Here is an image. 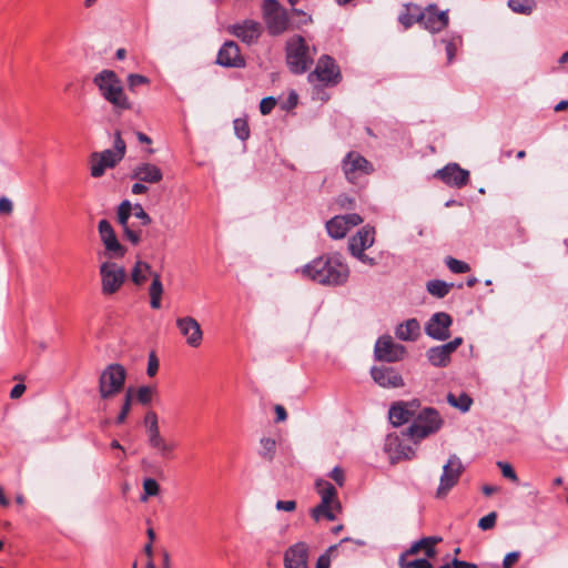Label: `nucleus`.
Returning <instances> with one entry per match:
<instances>
[{
  "instance_id": "f257e3e1",
  "label": "nucleus",
  "mask_w": 568,
  "mask_h": 568,
  "mask_svg": "<svg viewBox=\"0 0 568 568\" xmlns=\"http://www.w3.org/2000/svg\"><path fill=\"white\" fill-rule=\"evenodd\" d=\"M302 276L325 286H341L349 277V267L338 253L321 255L300 270Z\"/></svg>"
},
{
  "instance_id": "f03ea898",
  "label": "nucleus",
  "mask_w": 568,
  "mask_h": 568,
  "mask_svg": "<svg viewBox=\"0 0 568 568\" xmlns=\"http://www.w3.org/2000/svg\"><path fill=\"white\" fill-rule=\"evenodd\" d=\"M93 83L99 89L100 95L116 113L131 109L132 104L124 92L122 81L114 71L109 69L100 71L94 75Z\"/></svg>"
},
{
  "instance_id": "7ed1b4c3",
  "label": "nucleus",
  "mask_w": 568,
  "mask_h": 568,
  "mask_svg": "<svg viewBox=\"0 0 568 568\" xmlns=\"http://www.w3.org/2000/svg\"><path fill=\"white\" fill-rule=\"evenodd\" d=\"M285 53L288 69L295 74H303L313 64L316 49H311L302 36L294 34L286 41Z\"/></svg>"
},
{
  "instance_id": "20e7f679",
  "label": "nucleus",
  "mask_w": 568,
  "mask_h": 568,
  "mask_svg": "<svg viewBox=\"0 0 568 568\" xmlns=\"http://www.w3.org/2000/svg\"><path fill=\"white\" fill-rule=\"evenodd\" d=\"M126 144L120 131L114 133L113 149L93 152L90 156V173L93 178H101L108 169L114 168L124 158Z\"/></svg>"
},
{
  "instance_id": "39448f33",
  "label": "nucleus",
  "mask_w": 568,
  "mask_h": 568,
  "mask_svg": "<svg viewBox=\"0 0 568 568\" xmlns=\"http://www.w3.org/2000/svg\"><path fill=\"white\" fill-rule=\"evenodd\" d=\"M442 425L443 420L436 409L430 407L424 408L416 413L413 424L406 430V435L415 443H418L438 432Z\"/></svg>"
},
{
  "instance_id": "423d86ee",
  "label": "nucleus",
  "mask_w": 568,
  "mask_h": 568,
  "mask_svg": "<svg viewBox=\"0 0 568 568\" xmlns=\"http://www.w3.org/2000/svg\"><path fill=\"white\" fill-rule=\"evenodd\" d=\"M126 369L118 363L109 364L99 376V395L111 399L122 392L125 385Z\"/></svg>"
},
{
  "instance_id": "0eeeda50",
  "label": "nucleus",
  "mask_w": 568,
  "mask_h": 568,
  "mask_svg": "<svg viewBox=\"0 0 568 568\" xmlns=\"http://www.w3.org/2000/svg\"><path fill=\"white\" fill-rule=\"evenodd\" d=\"M263 18L271 36L283 34L290 28V18L287 11L277 0H264Z\"/></svg>"
},
{
  "instance_id": "6e6552de",
  "label": "nucleus",
  "mask_w": 568,
  "mask_h": 568,
  "mask_svg": "<svg viewBox=\"0 0 568 568\" xmlns=\"http://www.w3.org/2000/svg\"><path fill=\"white\" fill-rule=\"evenodd\" d=\"M342 79L341 70L335 60L324 54L317 60L314 71H312L307 80L315 84L320 83L324 87H333L339 83Z\"/></svg>"
},
{
  "instance_id": "1a4fd4ad",
  "label": "nucleus",
  "mask_w": 568,
  "mask_h": 568,
  "mask_svg": "<svg viewBox=\"0 0 568 568\" xmlns=\"http://www.w3.org/2000/svg\"><path fill=\"white\" fill-rule=\"evenodd\" d=\"M101 292L109 296L115 294L126 280L125 268L115 262H103L99 267Z\"/></svg>"
},
{
  "instance_id": "9d476101",
  "label": "nucleus",
  "mask_w": 568,
  "mask_h": 568,
  "mask_svg": "<svg viewBox=\"0 0 568 568\" xmlns=\"http://www.w3.org/2000/svg\"><path fill=\"white\" fill-rule=\"evenodd\" d=\"M341 165L345 179L351 183H356L361 178L374 172L373 164L355 151L348 152L342 160Z\"/></svg>"
},
{
  "instance_id": "9b49d317",
  "label": "nucleus",
  "mask_w": 568,
  "mask_h": 568,
  "mask_svg": "<svg viewBox=\"0 0 568 568\" xmlns=\"http://www.w3.org/2000/svg\"><path fill=\"white\" fill-rule=\"evenodd\" d=\"M464 471V466L457 455L449 456L443 466V473L439 478V485L436 490L437 498H444L455 487Z\"/></svg>"
},
{
  "instance_id": "f8f14e48",
  "label": "nucleus",
  "mask_w": 568,
  "mask_h": 568,
  "mask_svg": "<svg viewBox=\"0 0 568 568\" xmlns=\"http://www.w3.org/2000/svg\"><path fill=\"white\" fill-rule=\"evenodd\" d=\"M406 348L393 341L389 335L381 336L374 347V355L377 361L395 363L404 358Z\"/></svg>"
},
{
  "instance_id": "ddd939ff",
  "label": "nucleus",
  "mask_w": 568,
  "mask_h": 568,
  "mask_svg": "<svg viewBox=\"0 0 568 568\" xmlns=\"http://www.w3.org/2000/svg\"><path fill=\"white\" fill-rule=\"evenodd\" d=\"M180 334L185 339V343L192 347L197 348L203 342V331L200 323L192 316L178 317L175 321Z\"/></svg>"
},
{
  "instance_id": "4468645a",
  "label": "nucleus",
  "mask_w": 568,
  "mask_h": 568,
  "mask_svg": "<svg viewBox=\"0 0 568 568\" xmlns=\"http://www.w3.org/2000/svg\"><path fill=\"white\" fill-rule=\"evenodd\" d=\"M362 222L363 219L356 213L337 215L326 223V230L332 239L341 240L345 237V235L353 226H356Z\"/></svg>"
},
{
  "instance_id": "2eb2a0df",
  "label": "nucleus",
  "mask_w": 568,
  "mask_h": 568,
  "mask_svg": "<svg viewBox=\"0 0 568 568\" xmlns=\"http://www.w3.org/2000/svg\"><path fill=\"white\" fill-rule=\"evenodd\" d=\"M443 183L448 186L460 189L469 181V172L462 169L457 163H448L444 168L437 170L434 174Z\"/></svg>"
},
{
  "instance_id": "dca6fc26",
  "label": "nucleus",
  "mask_w": 568,
  "mask_h": 568,
  "mask_svg": "<svg viewBox=\"0 0 568 568\" xmlns=\"http://www.w3.org/2000/svg\"><path fill=\"white\" fill-rule=\"evenodd\" d=\"M463 344L462 337H455L453 341L430 347L426 352L428 362L435 367H445L450 362L452 354Z\"/></svg>"
},
{
  "instance_id": "f3484780",
  "label": "nucleus",
  "mask_w": 568,
  "mask_h": 568,
  "mask_svg": "<svg viewBox=\"0 0 568 568\" xmlns=\"http://www.w3.org/2000/svg\"><path fill=\"white\" fill-rule=\"evenodd\" d=\"M453 318L445 312L435 313L425 325V333L433 339L445 341L450 336Z\"/></svg>"
},
{
  "instance_id": "a211bd4d",
  "label": "nucleus",
  "mask_w": 568,
  "mask_h": 568,
  "mask_svg": "<svg viewBox=\"0 0 568 568\" xmlns=\"http://www.w3.org/2000/svg\"><path fill=\"white\" fill-rule=\"evenodd\" d=\"M101 241L105 247V251L111 257H123L126 250L120 244L115 232L106 220H101L98 225Z\"/></svg>"
},
{
  "instance_id": "6ab92c4d",
  "label": "nucleus",
  "mask_w": 568,
  "mask_h": 568,
  "mask_svg": "<svg viewBox=\"0 0 568 568\" xmlns=\"http://www.w3.org/2000/svg\"><path fill=\"white\" fill-rule=\"evenodd\" d=\"M447 11H438L436 4H429L419 13V23L430 32H439L448 26Z\"/></svg>"
},
{
  "instance_id": "aec40b11",
  "label": "nucleus",
  "mask_w": 568,
  "mask_h": 568,
  "mask_svg": "<svg viewBox=\"0 0 568 568\" xmlns=\"http://www.w3.org/2000/svg\"><path fill=\"white\" fill-rule=\"evenodd\" d=\"M262 30V24L251 19L235 23L230 28V32L246 44L256 43Z\"/></svg>"
},
{
  "instance_id": "412c9836",
  "label": "nucleus",
  "mask_w": 568,
  "mask_h": 568,
  "mask_svg": "<svg viewBox=\"0 0 568 568\" xmlns=\"http://www.w3.org/2000/svg\"><path fill=\"white\" fill-rule=\"evenodd\" d=\"M418 408L417 400L398 402L390 406L388 418L394 426L398 427L415 418Z\"/></svg>"
},
{
  "instance_id": "4be33fe9",
  "label": "nucleus",
  "mask_w": 568,
  "mask_h": 568,
  "mask_svg": "<svg viewBox=\"0 0 568 568\" xmlns=\"http://www.w3.org/2000/svg\"><path fill=\"white\" fill-rule=\"evenodd\" d=\"M308 545L298 541L288 547L284 552L285 568H307L308 567Z\"/></svg>"
},
{
  "instance_id": "5701e85b",
  "label": "nucleus",
  "mask_w": 568,
  "mask_h": 568,
  "mask_svg": "<svg viewBox=\"0 0 568 568\" xmlns=\"http://www.w3.org/2000/svg\"><path fill=\"white\" fill-rule=\"evenodd\" d=\"M372 378L376 384L384 388H398L404 386L402 375L393 367H373L371 369Z\"/></svg>"
},
{
  "instance_id": "b1692460",
  "label": "nucleus",
  "mask_w": 568,
  "mask_h": 568,
  "mask_svg": "<svg viewBox=\"0 0 568 568\" xmlns=\"http://www.w3.org/2000/svg\"><path fill=\"white\" fill-rule=\"evenodd\" d=\"M216 63L225 68H242L245 65L240 48L234 41H226L219 50Z\"/></svg>"
},
{
  "instance_id": "393cba45",
  "label": "nucleus",
  "mask_w": 568,
  "mask_h": 568,
  "mask_svg": "<svg viewBox=\"0 0 568 568\" xmlns=\"http://www.w3.org/2000/svg\"><path fill=\"white\" fill-rule=\"evenodd\" d=\"M131 178L146 184H156L163 180V172L153 163L141 162L133 168Z\"/></svg>"
},
{
  "instance_id": "a878e982",
  "label": "nucleus",
  "mask_w": 568,
  "mask_h": 568,
  "mask_svg": "<svg viewBox=\"0 0 568 568\" xmlns=\"http://www.w3.org/2000/svg\"><path fill=\"white\" fill-rule=\"evenodd\" d=\"M148 446L154 452V454L161 458H172L178 447L174 440L165 438L161 430L146 436Z\"/></svg>"
},
{
  "instance_id": "bb28decb",
  "label": "nucleus",
  "mask_w": 568,
  "mask_h": 568,
  "mask_svg": "<svg viewBox=\"0 0 568 568\" xmlns=\"http://www.w3.org/2000/svg\"><path fill=\"white\" fill-rule=\"evenodd\" d=\"M385 450L393 463L400 459H410L415 455L414 448L403 444L397 435H388L386 437Z\"/></svg>"
},
{
  "instance_id": "cd10ccee",
  "label": "nucleus",
  "mask_w": 568,
  "mask_h": 568,
  "mask_svg": "<svg viewBox=\"0 0 568 568\" xmlns=\"http://www.w3.org/2000/svg\"><path fill=\"white\" fill-rule=\"evenodd\" d=\"M375 242V231L373 227L366 225L362 227L348 241L349 253H359L373 246Z\"/></svg>"
},
{
  "instance_id": "c85d7f7f",
  "label": "nucleus",
  "mask_w": 568,
  "mask_h": 568,
  "mask_svg": "<svg viewBox=\"0 0 568 568\" xmlns=\"http://www.w3.org/2000/svg\"><path fill=\"white\" fill-rule=\"evenodd\" d=\"M443 540L439 536L424 537L415 542L405 551V555H416L419 551H424L427 558L436 556L435 546Z\"/></svg>"
},
{
  "instance_id": "c756f323",
  "label": "nucleus",
  "mask_w": 568,
  "mask_h": 568,
  "mask_svg": "<svg viewBox=\"0 0 568 568\" xmlns=\"http://www.w3.org/2000/svg\"><path fill=\"white\" fill-rule=\"evenodd\" d=\"M317 494L321 496V501L333 504L337 513L342 510L341 503L337 498L336 488L325 479H317L315 483Z\"/></svg>"
},
{
  "instance_id": "7c9ffc66",
  "label": "nucleus",
  "mask_w": 568,
  "mask_h": 568,
  "mask_svg": "<svg viewBox=\"0 0 568 568\" xmlns=\"http://www.w3.org/2000/svg\"><path fill=\"white\" fill-rule=\"evenodd\" d=\"M154 273L148 262L138 258L131 270L130 278L134 285L142 286L149 277L152 278Z\"/></svg>"
},
{
  "instance_id": "2f4dec72",
  "label": "nucleus",
  "mask_w": 568,
  "mask_h": 568,
  "mask_svg": "<svg viewBox=\"0 0 568 568\" xmlns=\"http://www.w3.org/2000/svg\"><path fill=\"white\" fill-rule=\"evenodd\" d=\"M420 333V326L417 320L410 318L399 324L395 329V335L400 341H415Z\"/></svg>"
},
{
  "instance_id": "473e14b6",
  "label": "nucleus",
  "mask_w": 568,
  "mask_h": 568,
  "mask_svg": "<svg viewBox=\"0 0 568 568\" xmlns=\"http://www.w3.org/2000/svg\"><path fill=\"white\" fill-rule=\"evenodd\" d=\"M164 293V287L159 273L152 274V282L149 287L150 306L153 310L161 308V300Z\"/></svg>"
},
{
  "instance_id": "72a5a7b5",
  "label": "nucleus",
  "mask_w": 568,
  "mask_h": 568,
  "mask_svg": "<svg viewBox=\"0 0 568 568\" xmlns=\"http://www.w3.org/2000/svg\"><path fill=\"white\" fill-rule=\"evenodd\" d=\"M336 508L333 507V504H327L321 501L316 507L312 509V517L314 520L320 521L322 518L327 519L328 521H333L336 519Z\"/></svg>"
},
{
  "instance_id": "f704fd0d",
  "label": "nucleus",
  "mask_w": 568,
  "mask_h": 568,
  "mask_svg": "<svg viewBox=\"0 0 568 568\" xmlns=\"http://www.w3.org/2000/svg\"><path fill=\"white\" fill-rule=\"evenodd\" d=\"M447 402L450 406L458 408L463 413L468 412L473 404V399L466 393H459L458 395L449 393L447 395Z\"/></svg>"
},
{
  "instance_id": "c9c22d12",
  "label": "nucleus",
  "mask_w": 568,
  "mask_h": 568,
  "mask_svg": "<svg viewBox=\"0 0 568 568\" xmlns=\"http://www.w3.org/2000/svg\"><path fill=\"white\" fill-rule=\"evenodd\" d=\"M452 286L453 284L446 283L442 280H432L426 284L427 292L438 298L445 297L449 293Z\"/></svg>"
},
{
  "instance_id": "e433bc0d",
  "label": "nucleus",
  "mask_w": 568,
  "mask_h": 568,
  "mask_svg": "<svg viewBox=\"0 0 568 568\" xmlns=\"http://www.w3.org/2000/svg\"><path fill=\"white\" fill-rule=\"evenodd\" d=\"M508 8L518 14H530L536 8L535 0H508Z\"/></svg>"
},
{
  "instance_id": "4c0bfd02",
  "label": "nucleus",
  "mask_w": 568,
  "mask_h": 568,
  "mask_svg": "<svg viewBox=\"0 0 568 568\" xmlns=\"http://www.w3.org/2000/svg\"><path fill=\"white\" fill-rule=\"evenodd\" d=\"M260 446H261L260 455L266 460H272L274 458L275 452H276L275 439L268 438V437H263L260 440Z\"/></svg>"
},
{
  "instance_id": "58836bf2",
  "label": "nucleus",
  "mask_w": 568,
  "mask_h": 568,
  "mask_svg": "<svg viewBox=\"0 0 568 568\" xmlns=\"http://www.w3.org/2000/svg\"><path fill=\"white\" fill-rule=\"evenodd\" d=\"M146 436L160 432L159 417L154 410H149L143 419Z\"/></svg>"
},
{
  "instance_id": "ea45409f",
  "label": "nucleus",
  "mask_w": 568,
  "mask_h": 568,
  "mask_svg": "<svg viewBox=\"0 0 568 568\" xmlns=\"http://www.w3.org/2000/svg\"><path fill=\"white\" fill-rule=\"evenodd\" d=\"M409 7H407V11L406 12H403L400 13V16L398 17V20L399 22L405 27V28H409L412 27L415 22H419V13L422 12L419 10L418 7L414 6L413 9L415 12H410L409 11Z\"/></svg>"
},
{
  "instance_id": "a19ab883",
  "label": "nucleus",
  "mask_w": 568,
  "mask_h": 568,
  "mask_svg": "<svg viewBox=\"0 0 568 568\" xmlns=\"http://www.w3.org/2000/svg\"><path fill=\"white\" fill-rule=\"evenodd\" d=\"M234 132L235 135L242 140L245 141L250 136V128L247 124V121L243 118H237L233 121Z\"/></svg>"
},
{
  "instance_id": "79ce46f5",
  "label": "nucleus",
  "mask_w": 568,
  "mask_h": 568,
  "mask_svg": "<svg viewBox=\"0 0 568 568\" xmlns=\"http://www.w3.org/2000/svg\"><path fill=\"white\" fill-rule=\"evenodd\" d=\"M132 405V388H129L124 395L121 412L116 417V424H123L130 413Z\"/></svg>"
},
{
  "instance_id": "37998d69",
  "label": "nucleus",
  "mask_w": 568,
  "mask_h": 568,
  "mask_svg": "<svg viewBox=\"0 0 568 568\" xmlns=\"http://www.w3.org/2000/svg\"><path fill=\"white\" fill-rule=\"evenodd\" d=\"M405 552L399 558L400 568H434L427 558H419L410 561H405Z\"/></svg>"
},
{
  "instance_id": "c03bdc74",
  "label": "nucleus",
  "mask_w": 568,
  "mask_h": 568,
  "mask_svg": "<svg viewBox=\"0 0 568 568\" xmlns=\"http://www.w3.org/2000/svg\"><path fill=\"white\" fill-rule=\"evenodd\" d=\"M144 494L141 496V500L145 501L149 497L156 496L160 491V486L153 478H145L143 480Z\"/></svg>"
},
{
  "instance_id": "a18cd8bd",
  "label": "nucleus",
  "mask_w": 568,
  "mask_h": 568,
  "mask_svg": "<svg viewBox=\"0 0 568 568\" xmlns=\"http://www.w3.org/2000/svg\"><path fill=\"white\" fill-rule=\"evenodd\" d=\"M155 393H156V388L155 387L141 386L136 390V399L142 405H148V404H150L152 402L153 396L155 395Z\"/></svg>"
},
{
  "instance_id": "49530a36",
  "label": "nucleus",
  "mask_w": 568,
  "mask_h": 568,
  "mask_svg": "<svg viewBox=\"0 0 568 568\" xmlns=\"http://www.w3.org/2000/svg\"><path fill=\"white\" fill-rule=\"evenodd\" d=\"M446 265L450 272L456 274L466 273L470 270L469 265L466 262L459 261L450 256L446 258Z\"/></svg>"
},
{
  "instance_id": "de8ad7c7",
  "label": "nucleus",
  "mask_w": 568,
  "mask_h": 568,
  "mask_svg": "<svg viewBox=\"0 0 568 568\" xmlns=\"http://www.w3.org/2000/svg\"><path fill=\"white\" fill-rule=\"evenodd\" d=\"M119 224L122 226L125 237L134 245L139 244L141 241V231H135L131 229L129 224V220H125L124 222H119Z\"/></svg>"
},
{
  "instance_id": "09e8293b",
  "label": "nucleus",
  "mask_w": 568,
  "mask_h": 568,
  "mask_svg": "<svg viewBox=\"0 0 568 568\" xmlns=\"http://www.w3.org/2000/svg\"><path fill=\"white\" fill-rule=\"evenodd\" d=\"M119 224L122 226L125 237L134 245L139 244L141 241V231H135L131 229L129 224V220H125L124 222H119Z\"/></svg>"
},
{
  "instance_id": "8fccbe9b",
  "label": "nucleus",
  "mask_w": 568,
  "mask_h": 568,
  "mask_svg": "<svg viewBox=\"0 0 568 568\" xmlns=\"http://www.w3.org/2000/svg\"><path fill=\"white\" fill-rule=\"evenodd\" d=\"M132 214L133 205L131 204V202L128 200L122 201L118 206V222H124L125 220H129Z\"/></svg>"
},
{
  "instance_id": "3c124183",
  "label": "nucleus",
  "mask_w": 568,
  "mask_h": 568,
  "mask_svg": "<svg viewBox=\"0 0 568 568\" xmlns=\"http://www.w3.org/2000/svg\"><path fill=\"white\" fill-rule=\"evenodd\" d=\"M446 43V53L448 62H453L457 48L462 43L460 37H454L450 40L445 41Z\"/></svg>"
},
{
  "instance_id": "603ef678",
  "label": "nucleus",
  "mask_w": 568,
  "mask_h": 568,
  "mask_svg": "<svg viewBox=\"0 0 568 568\" xmlns=\"http://www.w3.org/2000/svg\"><path fill=\"white\" fill-rule=\"evenodd\" d=\"M496 519H497V514L495 511H491L488 515H486L479 519L478 527L481 530H489L495 527Z\"/></svg>"
},
{
  "instance_id": "864d4df0",
  "label": "nucleus",
  "mask_w": 568,
  "mask_h": 568,
  "mask_svg": "<svg viewBox=\"0 0 568 568\" xmlns=\"http://www.w3.org/2000/svg\"><path fill=\"white\" fill-rule=\"evenodd\" d=\"M133 215L139 219L143 225H149L151 223V217L139 203L133 205Z\"/></svg>"
},
{
  "instance_id": "5fc2aeb1",
  "label": "nucleus",
  "mask_w": 568,
  "mask_h": 568,
  "mask_svg": "<svg viewBox=\"0 0 568 568\" xmlns=\"http://www.w3.org/2000/svg\"><path fill=\"white\" fill-rule=\"evenodd\" d=\"M336 548H337V545L331 546L325 554L321 555L317 558L316 568H329V565H331L329 554L332 551L336 550Z\"/></svg>"
},
{
  "instance_id": "6e6d98bb",
  "label": "nucleus",
  "mask_w": 568,
  "mask_h": 568,
  "mask_svg": "<svg viewBox=\"0 0 568 568\" xmlns=\"http://www.w3.org/2000/svg\"><path fill=\"white\" fill-rule=\"evenodd\" d=\"M146 83H149V79L144 75L132 73V74H129V77H128V84L131 90L135 89L136 87H139L141 84H146Z\"/></svg>"
},
{
  "instance_id": "4d7b16f0",
  "label": "nucleus",
  "mask_w": 568,
  "mask_h": 568,
  "mask_svg": "<svg viewBox=\"0 0 568 568\" xmlns=\"http://www.w3.org/2000/svg\"><path fill=\"white\" fill-rule=\"evenodd\" d=\"M498 467L500 468L501 470V474L504 477L513 480V481H517L518 480V477L514 470V468L511 467L510 464L508 463H503V462H498Z\"/></svg>"
},
{
  "instance_id": "13d9d810",
  "label": "nucleus",
  "mask_w": 568,
  "mask_h": 568,
  "mask_svg": "<svg viewBox=\"0 0 568 568\" xmlns=\"http://www.w3.org/2000/svg\"><path fill=\"white\" fill-rule=\"evenodd\" d=\"M276 105V99L273 97H267L262 99L260 103V111L262 114L266 115L272 112L274 106Z\"/></svg>"
},
{
  "instance_id": "bf43d9fd",
  "label": "nucleus",
  "mask_w": 568,
  "mask_h": 568,
  "mask_svg": "<svg viewBox=\"0 0 568 568\" xmlns=\"http://www.w3.org/2000/svg\"><path fill=\"white\" fill-rule=\"evenodd\" d=\"M159 371V359L154 352L150 353L146 373L149 376H154Z\"/></svg>"
},
{
  "instance_id": "052dcab7",
  "label": "nucleus",
  "mask_w": 568,
  "mask_h": 568,
  "mask_svg": "<svg viewBox=\"0 0 568 568\" xmlns=\"http://www.w3.org/2000/svg\"><path fill=\"white\" fill-rule=\"evenodd\" d=\"M277 510L292 513L296 509L295 500H277L275 505Z\"/></svg>"
},
{
  "instance_id": "680f3d73",
  "label": "nucleus",
  "mask_w": 568,
  "mask_h": 568,
  "mask_svg": "<svg viewBox=\"0 0 568 568\" xmlns=\"http://www.w3.org/2000/svg\"><path fill=\"white\" fill-rule=\"evenodd\" d=\"M519 551L508 552L503 560V568H511L519 559Z\"/></svg>"
},
{
  "instance_id": "e2e57ef3",
  "label": "nucleus",
  "mask_w": 568,
  "mask_h": 568,
  "mask_svg": "<svg viewBox=\"0 0 568 568\" xmlns=\"http://www.w3.org/2000/svg\"><path fill=\"white\" fill-rule=\"evenodd\" d=\"M329 477L338 485V486H343L344 485V480H345V477H344V470L336 466L334 467L331 473H329Z\"/></svg>"
},
{
  "instance_id": "0e129e2a",
  "label": "nucleus",
  "mask_w": 568,
  "mask_h": 568,
  "mask_svg": "<svg viewBox=\"0 0 568 568\" xmlns=\"http://www.w3.org/2000/svg\"><path fill=\"white\" fill-rule=\"evenodd\" d=\"M351 254H352V256L357 258L363 264H366V265H369V266H375L376 263H377L374 257H371L367 254H365V251H361L359 253L355 252V253H351Z\"/></svg>"
},
{
  "instance_id": "69168bd1",
  "label": "nucleus",
  "mask_w": 568,
  "mask_h": 568,
  "mask_svg": "<svg viewBox=\"0 0 568 568\" xmlns=\"http://www.w3.org/2000/svg\"><path fill=\"white\" fill-rule=\"evenodd\" d=\"M12 201L6 196L0 197V214L9 215L12 213Z\"/></svg>"
},
{
  "instance_id": "338daca9",
  "label": "nucleus",
  "mask_w": 568,
  "mask_h": 568,
  "mask_svg": "<svg viewBox=\"0 0 568 568\" xmlns=\"http://www.w3.org/2000/svg\"><path fill=\"white\" fill-rule=\"evenodd\" d=\"M148 191L146 183L140 181L135 182L131 187V192L135 195L145 194Z\"/></svg>"
},
{
  "instance_id": "774afa93",
  "label": "nucleus",
  "mask_w": 568,
  "mask_h": 568,
  "mask_svg": "<svg viewBox=\"0 0 568 568\" xmlns=\"http://www.w3.org/2000/svg\"><path fill=\"white\" fill-rule=\"evenodd\" d=\"M452 566L454 568H477V565H475V564L467 562V561H464V560H459V559H456V558L453 559Z\"/></svg>"
}]
</instances>
